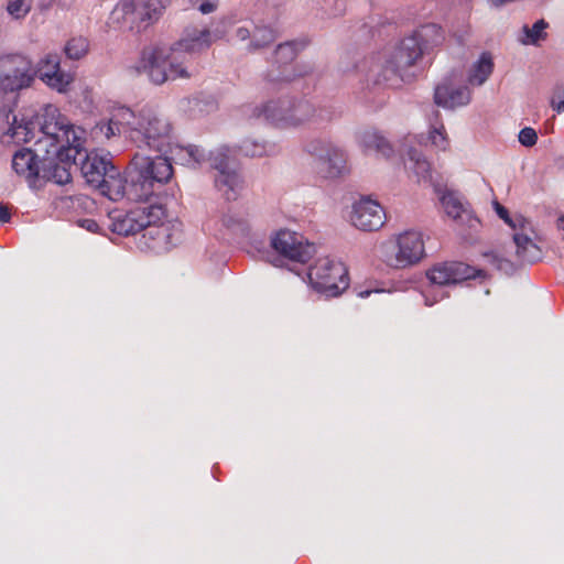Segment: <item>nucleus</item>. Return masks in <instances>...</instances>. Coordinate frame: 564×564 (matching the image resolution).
<instances>
[{
    "mask_svg": "<svg viewBox=\"0 0 564 564\" xmlns=\"http://www.w3.org/2000/svg\"><path fill=\"white\" fill-rule=\"evenodd\" d=\"M445 32L440 24L424 23L394 47L381 52L371 68L376 85L398 88L410 80L409 69L425 54L443 44Z\"/></svg>",
    "mask_w": 564,
    "mask_h": 564,
    "instance_id": "f257e3e1",
    "label": "nucleus"
},
{
    "mask_svg": "<svg viewBox=\"0 0 564 564\" xmlns=\"http://www.w3.org/2000/svg\"><path fill=\"white\" fill-rule=\"evenodd\" d=\"M210 32L208 29H188L185 36L166 52L163 48H144L135 67L138 73L148 74L155 85H162L167 80L191 78L186 65V54L200 52L210 46Z\"/></svg>",
    "mask_w": 564,
    "mask_h": 564,
    "instance_id": "f03ea898",
    "label": "nucleus"
},
{
    "mask_svg": "<svg viewBox=\"0 0 564 564\" xmlns=\"http://www.w3.org/2000/svg\"><path fill=\"white\" fill-rule=\"evenodd\" d=\"M228 152L227 148L210 152L208 160L212 167L218 171L215 177L216 188L227 200H236L243 182L240 174L230 166ZM173 154L181 164L192 167H196L207 160L205 151L196 145L176 147Z\"/></svg>",
    "mask_w": 564,
    "mask_h": 564,
    "instance_id": "7ed1b4c3",
    "label": "nucleus"
},
{
    "mask_svg": "<svg viewBox=\"0 0 564 564\" xmlns=\"http://www.w3.org/2000/svg\"><path fill=\"white\" fill-rule=\"evenodd\" d=\"M172 176L173 166L166 156L135 153L130 163L129 200H148Z\"/></svg>",
    "mask_w": 564,
    "mask_h": 564,
    "instance_id": "20e7f679",
    "label": "nucleus"
},
{
    "mask_svg": "<svg viewBox=\"0 0 564 564\" xmlns=\"http://www.w3.org/2000/svg\"><path fill=\"white\" fill-rule=\"evenodd\" d=\"M37 124L42 134L35 142L37 151L51 154L52 150L58 148H83L85 131L72 124L56 107L51 105L45 107Z\"/></svg>",
    "mask_w": 564,
    "mask_h": 564,
    "instance_id": "39448f33",
    "label": "nucleus"
},
{
    "mask_svg": "<svg viewBox=\"0 0 564 564\" xmlns=\"http://www.w3.org/2000/svg\"><path fill=\"white\" fill-rule=\"evenodd\" d=\"M256 117L281 127H299L305 123L319 124L332 119L330 112L324 108L316 109L307 100L292 102L288 99L271 100L261 109H256Z\"/></svg>",
    "mask_w": 564,
    "mask_h": 564,
    "instance_id": "423d86ee",
    "label": "nucleus"
},
{
    "mask_svg": "<svg viewBox=\"0 0 564 564\" xmlns=\"http://www.w3.org/2000/svg\"><path fill=\"white\" fill-rule=\"evenodd\" d=\"M172 126L170 121L151 111L139 115L137 127H132L130 139L139 149L149 148L162 152L170 144Z\"/></svg>",
    "mask_w": 564,
    "mask_h": 564,
    "instance_id": "0eeeda50",
    "label": "nucleus"
},
{
    "mask_svg": "<svg viewBox=\"0 0 564 564\" xmlns=\"http://www.w3.org/2000/svg\"><path fill=\"white\" fill-rule=\"evenodd\" d=\"M311 285L319 293L335 297L349 286L346 265L329 258L318 259L308 270Z\"/></svg>",
    "mask_w": 564,
    "mask_h": 564,
    "instance_id": "6e6552de",
    "label": "nucleus"
},
{
    "mask_svg": "<svg viewBox=\"0 0 564 564\" xmlns=\"http://www.w3.org/2000/svg\"><path fill=\"white\" fill-rule=\"evenodd\" d=\"M36 76L32 61L22 54L0 55V89L13 93L32 85Z\"/></svg>",
    "mask_w": 564,
    "mask_h": 564,
    "instance_id": "1a4fd4ad",
    "label": "nucleus"
},
{
    "mask_svg": "<svg viewBox=\"0 0 564 564\" xmlns=\"http://www.w3.org/2000/svg\"><path fill=\"white\" fill-rule=\"evenodd\" d=\"M84 148L64 147L52 150L51 154L43 153L41 159L40 178L65 185L72 181L70 169L76 164V159L82 155Z\"/></svg>",
    "mask_w": 564,
    "mask_h": 564,
    "instance_id": "9d476101",
    "label": "nucleus"
},
{
    "mask_svg": "<svg viewBox=\"0 0 564 564\" xmlns=\"http://www.w3.org/2000/svg\"><path fill=\"white\" fill-rule=\"evenodd\" d=\"M307 151L315 155L317 173L324 178H336L347 172V156L340 148L323 141H312Z\"/></svg>",
    "mask_w": 564,
    "mask_h": 564,
    "instance_id": "9b49d317",
    "label": "nucleus"
},
{
    "mask_svg": "<svg viewBox=\"0 0 564 564\" xmlns=\"http://www.w3.org/2000/svg\"><path fill=\"white\" fill-rule=\"evenodd\" d=\"M271 246L279 254L300 263L307 262L315 253L314 245L290 230H279L271 238Z\"/></svg>",
    "mask_w": 564,
    "mask_h": 564,
    "instance_id": "f8f14e48",
    "label": "nucleus"
},
{
    "mask_svg": "<svg viewBox=\"0 0 564 564\" xmlns=\"http://www.w3.org/2000/svg\"><path fill=\"white\" fill-rule=\"evenodd\" d=\"M300 43L296 41L279 44L274 51V62L272 68L268 72V80L270 83H290L296 77L306 75L308 72H295L292 62L300 51Z\"/></svg>",
    "mask_w": 564,
    "mask_h": 564,
    "instance_id": "ddd939ff",
    "label": "nucleus"
},
{
    "mask_svg": "<svg viewBox=\"0 0 564 564\" xmlns=\"http://www.w3.org/2000/svg\"><path fill=\"white\" fill-rule=\"evenodd\" d=\"M397 253L391 264L405 268L416 264L425 256L423 236L420 231L408 230L397 237Z\"/></svg>",
    "mask_w": 564,
    "mask_h": 564,
    "instance_id": "4468645a",
    "label": "nucleus"
},
{
    "mask_svg": "<svg viewBox=\"0 0 564 564\" xmlns=\"http://www.w3.org/2000/svg\"><path fill=\"white\" fill-rule=\"evenodd\" d=\"M350 219L356 228L364 231H375L383 226L386 213L377 200L362 197L354 204Z\"/></svg>",
    "mask_w": 564,
    "mask_h": 564,
    "instance_id": "2eb2a0df",
    "label": "nucleus"
},
{
    "mask_svg": "<svg viewBox=\"0 0 564 564\" xmlns=\"http://www.w3.org/2000/svg\"><path fill=\"white\" fill-rule=\"evenodd\" d=\"M427 279L435 285L456 284L475 276V269L458 261L435 264L426 272Z\"/></svg>",
    "mask_w": 564,
    "mask_h": 564,
    "instance_id": "dca6fc26",
    "label": "nucleus"
},
{
    "mask_svg": "<svg viewBox=\"0 0 564 564\" xmlns=\"http://www.w3.org/2000/svg\"><path fill=\"white\" fill-rule=\"evenodd\" d=\"M59 56L57 54H46L35 69L36 75L52 89L58 93H65L73 82V76L61 69Z\"/></svg>",
    "mask_w": 564,
    "mask_h": 564,
    "instance_id": "f3484780",
    "label": "nucleus"
},
{
    "mask_svg": "<svg viewBox=\"0 0 564 564\" xmlns=\"http://www.w3.org/2000/svg\"><path fill=\"white\" fill-rule=\"evenodd\" d=\"M113 13L121 17L131 26L135 24L140 28L141 23L150 24L156 19L158 10L151 9L150 4L143 0H121Z\"/></svg>",
    "mask_w": 564,
    "mask_h": 564,
    "instance_id": "a211bd4d",
    "label": "nucleus"
},
{
    "mask_svg": "<svg viewBox=\"0 0 564 564\" xmlns=\"http://www.w3.org/2000/svg\"><path fill=\"white\" fill-rule=\"evenodd\" d=\"M37 147L34 150L23 148L17 151L12 158V167L15 173L24 177L30 186L34 187L40 180L41 174V159Z\"/></svg>",
    "mask_w": 564,
    "mask_h": 564,
    "instance_id": "6ab92c4d",
    "label": "nucleus"
},
{
    "mask_svg": "<svg viewBox=\"0 0 564 564\" xmlns=\"http://www.w3.org/2000/svg\"><path fill=\"white\" fill-rule=\"evenodd\" d=\"M519 221V229L513 235L517 258L521 263H533L541 258V249L529 235L532 231L531 224L525 219Z\"/></svg>",
    "mask_w": 564,
    "mask_h": 564,
    "instance_id": "aec40b11",
    "label": "nucleus"
},
{
    "mask_svg": "<svg viewBox=\"0 0 564 564\" xmlns=\"http://www.w3.org/2000/svg\"><path fill=\"white\" fill-rule=\"evenodd\" d=\"M113 166L115 165L106 158L91 152L85 153V159L80 164V171L86 182L97 188Z\"/></svg>",
    "mask_w": 564,
    "mask_h": 564,
    "instance_id": "412c9836",
    "label": "nucleus"
},
{
    "mask_svg": "<svg viewBox=\"0 0 564 564\" xmlns=\"http://www.w3.org/2000/svg\"><path fill=\"white\" fill-rule=\"evenodd\" d=\"M470 100V90L467 87L454 88L449 84H441L435 88L434 101L444 108H455L467 105Z\"/></svg>",
    "mask_w": 564,
    "mask_h": 564,
    "instance_id": "4be33fe9",
    "label": "nucleus"
},
{
    "mask_svg": "<svg viewBox=\"0 0 564 564\" xmlns=\"http://www.w3.org/2000/svg\"><path fill=\"white\" fill-rule=\"evenodd\" d=\"M97 188L102 195L113 202L123 197L129 199L130 181L128 182L123 176H121L116 166H113Z\"/></svg>",
    "mask_w": 564,
    "mask_h": 564,
    "instance_id": "5701e85b",
    "label": "nucleus"
},
{
    "mask_svg": "<svg viewBox=\"0 0 564 564\" xmlns=\"http://www.w3.org/2000/svg\"><path fill=\"white\" fill-rule=\"evenodd\" d=\"M359 143L366 153L375 151L384 158H389L393 153L391 144L375 130L361 132L359 134Z\"/></svg>",
    "mask_w": 564,
    "mask_h": 564,
    "instance_id": "b1692460",
    "label": "nucleus"
},
{
    "mask_svg": "<svg viewBox=\"0 0 564 564\" xmlns=\"http://www.w3.org/2000/svg\"><path fill=\"white\" fill-rule=\"evenodd\" d=\"M140 212L134 208L122 217L115 219L112 224L113 232L122 236L135 235L144 229V223L140 218Z\"/></svg>",
    "mask_w": 564,
    "mask_h": 564,
    "instance_id": "393cba45",
    "label": "nucleus"
},
{
    "mask_svg": "<svg viewBox=\"0 0 564 564\" xmlns=\"http://www.w3.org/2000/svg\"><path fill=\"white\" fill-rule=\"evenodd\" d=\"M494 70V62L490 53L484 52L479 59L471 66L468 73V83L470 85H482Z\"/></svg>",
    "mask_w": 564,
    "mask_h": 564,
    "instance_id": "a878e982",
    "label": "nucleus"
},
{
    "mask_svg": "<svg viewBox=\"0 0 564 564\" xmlns=\"http://www.w3.org/2000/svg\"><path fill=\"white\" fill-rule=\"evenodd\" d=\"M442 206L448 217H452L454 220H473V217L467 210L460 200L453 193H445L441 197Z\"/></svg>",
    "mask_w": 564,
    "mask_h": 564,
    "instance_id": "bb28decb",
    "label": "nucleus"
},
{
    "mask_svg": "<svg viewBox=\"0 0 564 564\" xmlns=\"http://www.w3.org/2000/svg\"><path fill=\"white\" fill-rule=\"evenodd\" d=\"M34 129L35 123L33 121L19 122L17 117H13V122L6 135L10 137L14 143H26L34 138Z\"/></svg>",
    "mask_w": 564,
    "mask_h": 564,
    "instance_id": "cd10ccee",
    "label": "nucleus"
},
{
    "mask_svg": "<svg viewBox=\"0 0 564 564\" xmlns=\"http://www.w3.org/2000/svg\"><path fill=\"white\" fill-rule=\"evenodd\" d=\"M111 119L112 124H117L118 128H121L122 133H127L130 137L132 127H137L139 116L137 117L128 107H119L113 111Z\"/></svg>",
    "mask_w": 564,
    "mask_h": 564,
    "instance_id": "c85d7f7f",
    "label": "nucleus"
},
{
    "mask_svg": "<svg viewBox=\"0 0 564 564\" xmlns=\"http://www.w3.org/2000/svg\"><path fill=\"white\" fill-rule=\"evenodd\" d=\"M278 37V33L270 26H258L253 31L252 40L250 42V51L263 48L272 44Z\"/></svg>",
    "mask_w": 564,
    "mask_h": 564,
    "instance_id": "c756f323",
    "label": "nucleus"
},
{
    "mask_svg": "<svg viewBox=\"0 0 564 564\" xmlns=\"http://www.w3.org/2000/svg\"><path fill=\"white\" fill-rule=\"evenodd\" d=\"M138 210L141 214L140 218L142 219V223H144V229L158 225L166 216L165 209L161 205L156 204H151L145 207H138Z\"/></svg>",
    "mask_w": 564,
    "mask_h": 564,
    "instance_id": "7c9ffc66",
    "label": "nucleus"
},
{
    "mask_svg": "<svg viewBox=\"0 0 564 564\" xmlns=\"http://www.w3.org/2000/svg\"><path fill=\"white\" fill-rule=\"evenodd\" d=\"M89 51V42L84 36H75L67 41L64 52L70 59H79Z\"/></svg>",
    "mask_w": 564,
    "mask_h": 564,
    "instance_id": "2f4dec72",
    "label": "nucleus"
},
{
    "mask_svg": "<svg viewBox=\"0 0 564 564\" xmlns=\"http://www.w3.org/2000/svg\"><path fill=\"white\" fill-rule=\"evenodd\" d=\"M93 133L96 138L104 137L106 139H110L117 134H121V128H118L117 124H112V119L110 118L107 122H98L94 129Z\"/></svg>",
    "mask_w": 564,
    "mask_h": 564,
    "instance_id": "473e14b6",
    "label": "nucleus"
},
{
    "mask_svg": "<svg viewBox=\"0 0 564 564\" xmlns=\"http://www.w3.org/2000/svg\"><path fill=\"white\" fill-rule=\"evenodd\" d=\"M239 151L250 158H260L267 153V148L264 143H259L252 140H245L239 147Z\"/></svg>",
    "mask_w": 564,
    "mask_h": 564,
    "instance_id": "72a5a7b5",
    "label": "nucleus"
},
{
    "mask_svg": "<svg viewBox=\"0 0 564 564\" xmlns=\"http://www.w3.org/2000/svg\"><path fill=\"white\" fill-rule=\"evenodd\" d=\"M31 9V3L28 0H9L7 4L8 13L14 19L24 18Z\"/></svg>",
    "mask_w": 564,
    "mask_h": 564,
    "instance_id": "f704fd0d",
    "label": "nucleus"
},
{
    "mask_svg": "<svg viewBox=\"0 0 564 564\" xmlns=\"http://www.w3.org/2000/svg\"><path fill=\"white\" fill-rule=\"evenodd\" d=\"M547 28V23L544 20L536 21L531 29L524 26V32L530 37L531 43H536L540 40H544L546 33L544 30Z\"/></svg>",
    "mask_w": 564,
    "mask_h": 564,
    "instance_id": "c9c22d12",
    "label": "nucleus"
},
{
    "mask_svg": "<svg viewBox=\"0 0 564 564\" xmlns=\"http://www.w3.org/2000/svg\"><path fill=\"white\" fill-rule=\"evenodd\" d=\"M223 225L230 230H245L246 220L242 216L239 215H224Z\"/></svg>",
    "mask_w": 564,
    "mask_h": 564,
    "instance_id": "e433bc0d",
    "label": "nucleus"
},
{
    "mask_svg": "<svg viewBox=\"0 0 564 564\" xmlns=\"http://www.w3.org/2000/svg\"><path fill=\"white\" fill-rule=\"evenodd\" d=\"M193 8L203 14H209L217 10L219 0H189Z\"/></svg>",
    "mask_w": 564,
    "mask_h": 564,
    "instance_id": "4c0bfd02",
    "label": "nucleus"
},
{
    "mask_svg": "<svg viewBox=\"0 0 564 564\" xmlns=\"http://www.w3.org/2000/svg\"><path fill=\"white\" fill-rule=\"evenodd\" d=\"M411 160L415 161L414 172L420 178H427L430 176V163L420 155L413 153Z\"/></svg>",
    "mask_w": 564,
    "mask_h": 564,
    "instance_id": "58836bf2",
    "label": "nucleus"
},
{
    "mask_svg": "<svg viewBox=\"0 0 564 564\" xmlns=\"http://www.w3.org/2000/svg\"><path fill=\"white\" fill-rule=\"evenodd\" d=\"M538 134L533 128L525 127L519 132V142L524 147H532L536 143Z\"/></svg>",
    "mask_w": 564,
    "mask_h": 564,
    "instance_id": "ea45409f",
    "label": "nucleus"
},
{
    "mask_svg": "<svg viewBox=\"0 0 564 564\" xmlns=\"http://www.w3.org/2000/svg\"><path fill=\"white\" fill-rule=\"evenodd\" d=\"M430 139L434 145L444 150L447 145L444 126H441L440 128H433V130L430 132Z\"/></svg>",
    "mask_w": 564,
    "mask_h": 564,
    "instance_id": "a19ab883",
    "label": "nucleus"
},
{
    "mask_svg": "<svg viewBox=\"0 0 564 564\" xmlns=\"http://www.w3.org/2000/svg\"><path fill=\"white\" fill-rule=\"evenodd\" d=\"M495 208H496V212L498 214V216L505 220L506 224H508L511 228H513L514 230L519 229V225H520V219H523L522 217L518 218L517 221H513L510 216H509V212L508 209L500 205L499 203H495Z\"/></svg>",
    "mask_w": 564,
    "mask_h": 564,
    "instance_id": "79ce46f5",
    "label": "nucleus"
},
{
    "mask_svg": "<svg viewBox=\"0 0 564 564\" xmlns=\"http://www.w3.org/2000/svg\"><path fill=\"white\" fill-rule=\"evenodd\" d=\"M488 256L492 258V262L496 264V267L499 270H507L509 268H512V264H511V262L509 260L499 258L498 256H496L494 253L488 254Z\"/></svg>",
    "mask_w": 564,
    "mask_h": 564,
    "instance_id": "37998d69",
    "label": "nucleus"
},
{
    "mask_svg": "<svg viewBox=\"0 0 564 564\" xmlns=\"http://www.w3.org/2000/svg\"><path fill=\"white\" fill-rule=\"evenodd\" d=\"M80 227L85 228L86 230L90 232H97L99 230V225L94 219H82L79 220Z\"/></svg>",
    "mask_w": 564,
    "mask_h": 564,
    "instance_id": "c03bdc74",
    "label": "nucleus"
},
{
    "mask_svg": "<svg viewBox=\"0 0 564 564\" xmlns=\"http://www.w3.org/2000/svg\"><path fill=\"white\" fill-rule=\"evenodd\" d=\"M11 218L8 206L0 203V223H8Z\"/></svg>",
    "mask_w": 564,
    "mask_h": 564,
    "instance_id": "a18cd8bd",
    "label": "nucleus"
},
{
    "mask_svg": "<svg viewBox=\"0 0 564 564\" xmlns=\"http://www.w3.org/2000/svg\"><path fill=\"white\" fill-rule=\"evenodd\" d=\"M236 36L239 40L245 41L250 37V31L247 28H238L236 31Z\"/></svg>",
    "mask_w": 564,
    "mask_h": 564,
    "instance_id": "49530a36",
    "label": "nucleus"
},
{
    "mask_svg": "<svg viewBox=\"0 0 564 564\" xmlns=\"http://www.w3.org/2000/svg\"><path fill=\"white\" fill-rule=\"evenodd\" d=\"M551 106H552V108H553L556 112L561 113V112H563V111H564V99H563V100H560V101H556V100L553 98V99H552V101H551Z\"/></svg>",
    "mask_w": 564,
    "mask_h": 564,
    "instance_id": "de8ad7c7",
    "label": "nucleus"
},
{
    "mask_svg": "<svg viewBox=\"0 0 564 564\" xmlns=\"http://www.w3.org/2000/svg\"><path fill=\"white\" fill-rule=\"evenodd\" d=\"M557 225L560 229L564 230V216L558 218Z\"/></svg>",
    "mask_w": 564,
    "mask_h": 564,
    "instance_id": "09e8293b",
    "label": "nucleus"
},
{
    "mask_svg": "<svg viewBox=\"0 0 564 564\" xmlns=\"http://www.w3.org/2000/svg\"><path fill=\"white\" fill-rule=\"evenodd\" d=\"M370 293H371V291L367 290V291L360 292L358 295H359L360 297H366V296H368Z\"/></svg>",
    "mask_w": 564,
    "mask_h": 564,
    "instance_id": "8fccbe9b",
    "label": "nucleus"
}]
</instances>
